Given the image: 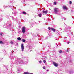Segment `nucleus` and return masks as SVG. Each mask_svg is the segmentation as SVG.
Masks as SVG:
<instances>
[{
	"mask_svg": "<svg viewBox=\"0 0 74 74\" xmlns=\"http://www.w3.org/2000/svg\"><path fill=\"white\" fill-rule=\"evenodd\" d=\"M54 12L56 14H58L59 13V9L56 8H54Z\"/></svg>",
	"mask_w": 74,
	"mask_h": 74,
	"instance_id": "obj_1",
	"label": "nucleus"
},
{
	"mask_svg": "<svg viewBox=\"0 0 74 74\" xmlns=\"http://www.w3.org/2000/svg\"><path fill=\"white\" fill-rule=\"evenodd\" d=\"M22 32H23V33H26V27H23L22 29Z\"/></svg>",
	"mask_w": 74,
	"mask_h": 74,
	"instance_id": "obj_2",
	"label": "nucleus"
},
{
	"mask_svg": "<svg viewBox=\"0 0 74 74\" xmlns=\"http://www.w3.org/2000/svg\"><path fill=\"white\" fill-rule=\"evenodd\" d=\"M21 47L22 51H24V45L23 44H21Z\"/></svg>",
	"mask_w": 74,
	"mask_h": 74,
	"instance_id": "obj_3",
	"label": "nucleus"
},
{
	"mask_svg": "<svg viewBox=\"0 0 74 74\" xmlns=\"http://www.w3.org/2000/svg\"><path fill=\"white\" fill-rule=\"evenodd\" d=\"M53 63L55 67H57L58 66V65L57 63H56V62H53Z\"/></svg>",
	"mask_w": 74,
	"mask_h": 74,
	"instance_id": "obj_4",
	"label": "nucleus"
},
{
	"mask_svg": "<svg viewBox=\"0 0 74 74\" xmlns=\"http://www.w3.org/2000/svg\"><path fill=\"white\" fill-rule=\"evenodd\" d=\"M43 13H45V14H47V13H48V11H42Z\"/></svg>",
	"mask_w": 74,
	"mask_h": 74,
	"instance_id": "obj_5",
	"label": "nucleus"
},
{
	"mask_svg": "<svg viewBox=\"0 0 74 74\" xmlns=\"http://www.w3.org/2000/svg\"><path fill=\"white\" fill-rule=\"evenodd\" d=\"M64 10H67V7L66 6H64L63 7Z\"/></svg>",
	"mask_w": 74,
	"mask_h": 74,
	"instance_id": "obj_6",
	"label": "nucleus"
},
{
	"mask_svg": "<svg viewBox=\"0 0 74 74\" xmlns=\"http://www.w3.org/2000/svg\"><path fill=\"white\" fill-rule=\"evenodd\" d=\"M17 39L18 41H21V38L20 37H18L17 38Z\"/></svg>",
	"mask_w": 74,
	"mask_h": 74,
	"instance_id": "obj_7",
	"label": "nucleus"
},
{
	"mask_svg": "<svg viewBox=\"0 0 74 74\" xmlns=\"http://www.w3.org/2000/svg\"><path fill=\"white\" fill-rule=\"evenodd\" d=\"M41 16H42V14H40L38 15V16L39 17H41Z\"/></svg>",
	"mask_w": 74,
	"mask_h": 74,
	"instance_id": "obj_8",
	"label": "nucleus"
},
{
	"mask_svg": "<svg viewBox=\"0 0 74 74\" xmlns=\"http://www.w3.org/2000/svg\"><path fill=\"white\" fill-rule=\"evenodd\" d=\"M51 30L53 31V32H55L56 31V30H55V29H54V28H51Z\"/></svg>",
	"mask_w": 74,
	"mask_h": 74,
	"instance_id": "obj_9",
	"label": "nucleus"
},
{
	"mask_svg": "<svg viewBox=\"0 0 74 74\" xmlns=\"http://www.w3.org/2000/svg\"><path fill=\"white\" fill-rule=\"evenodd\" d=\"M22 41L23 42H25V41H26V40L25 39H22Z\"/></svg>",
	"mask_w": 74,
	"mask_h": 74,
	"instance_id": "obj_10",
	"label": "nucleus"
},
{
	"mask_svg": "<svg viewBox=\"0 0 74 74\" xmlns=\"http://www.w3.org/2000/svg\"><path fill=\"white\" fill-rule=\"evenodd\" d=\"M59 53H62V50H60L59 51Z\"/></svg>",
	"mask_w": 74,
	"mask_h": 74,
	"instance_id": "obj_11",
	"label": "nucleus"
},
{
	"mask_svg": "<svg viewBox=\"0 0 74 74\" xmlns=\"http://www.w3.org/2000/svg\"><path fill=\"white\" fill-rule=\"evenodd\" d=\"M0 44H3V43L2 41H0Z\"/></svg>",
	"mask_w": 74,
	"mask_h": 74,
	"instance_id": "obj_12",
	"label": "nucleus"
},
{
	"mask_svg": "<svg viewBox=\"0 0 74 74\" xmlns=\"http://www.w3.org/2000/svg\"><path fill=\"white\" fill-rule=\"evenodd\" d=\"M29 73L27 72H25L24 74H29Z\"/></svg>",
	"mask_w": 74,
	"mask_h": 74,
	"instance_id": "obj_13",
	"label": "nucleus"
},
{
	"mask_svg": "<svg viewBox=\"0 0 74 74\" xmlns=\"http://www.w3.org/2000/svg\"><path fill=\"white\" fill-rule=\"evenodd\" d=\"M23 14H26V13L25 12H23Z\"/></svg>",
	"mask_w": 74,
	"mask_h": 74,
	"instance_id": "obj_14",
	"label": "nucleus"
},
{
	"mask_svg": "<svg viewBox=\"0 0 74 74\" xmlns=\"http://www.w3.org/2000/svg\"><path fill=\"white\" fill-rule=\"evenodd\" d=\"M69 73L70 74H72V73H73V72H72V71H70L69 72Z\"/></svg>",
	"mask_w": 74,
	"mask_h": 74,
	"instance_id": "obj_15",
	"label": "nucleus"
},
{
	"mask_svg": "<svg viewBox=\"0 0 74 74\" xmlns=\"http://www.w3.org/2000/svg\"><path fill=\"white\" fill-rule=\"evenodd\" d=\"M10 43H11V44H13L14 43L12 41Z\"/></svg>",
	"mask_w": 74,
	"mask_h": 74,
	"instance_id": "obj_16",
	"label": "nucleus"
},
{
	"mask_svg": "<svg viewBox=\"0 0 74 74\" xmlns=\"http://www.w3.org/2000/svg\"><path fill=\"white\" fill-rule=\"evenodd\" d=\"M48 29H49V30H51V28H50V27H48Z\"/></svg>",
	"mask_w": 74,
	"mask_h": 74,
	"instance_id": "obj_17",
	"label": "nucleus"
},
{
	"mask_svg": "<svg viewBox=\"0 0 74 74\" xmlns=\"http://www.w3.org/2000/svg\"><path fill=\"white\" fill-rule=\"evenodd\" d=\"M43 62L44 63H46V60H44L43 61Z\"/></svg>",
	"mask_w": 74,
	"mask_h": 74,
	"instance_id": "obj_18",
	"label": "nucleus"
},
{
	"mask_svg": "<svg viewBox=\"0 0 74 74\" xmlns=\"http://www.w3.org/2000/svg\"><path fill=\"white\" fill-rule=\"evenodd\" d=\"M54 4L55 5H56V2H55Z\"/></svg>",
	"mask_w": 74,
	"mask_h": 74,
	"instance_id": "obj_19",
	"label": "nucleus"
},
{
	"mask_svg": "<svg viewBox=\"0 0 74 74\" xmlns=\"http://www.w3.org/2000/svg\"><path fill=\"white\" fill-rule=\"evenodd\" d=\"M69 3H70V4H71V3H72V2H71V1H70L69 2Z\"/></svg>",
	"mask_w": 74,
	"mask_h": 74,
	"instance_id": "obj_20",
	"label": "nucleus"
},
{
	"mask_svg": "<svg viewBox=\"0 0 74 74\" xmlns=\"http://www.w3.org/2000/svg\"><path fill=\"white\" fill-rule=\"evenodd\" d=\"M2 32H1L0 33V35L1 36H2Z\"/></svg>",
	"mask_w": 74,
	"mask_h": 74,
	"instance_id": "obj_21",
	"label": "nucleus"
},
{
	"mask_svg": "<svg viewBox=\"0 0 74 74\" xmlns=\"http://www.w3.org/2000/svg\"><path fill=\"white\" fill-rule=\"evenodd\" d=\"M43 69H45V66H44L43 67Z\"/></svg>",
	"mask_w": 74,
	"mask_h": 74,
	"instance_id": "obj_22",
	"label": "nucleus"
},
{
	"mask_svg": "<svg viewBox=\"0 0 74 74\" xmlns=\"http://www.w3.org/2000/svg\"><path fill=\"white\" fill-rule=\"evenodd\" d=\"M41 62H41V61H39V63H41Z\"/></svg>",
	"mask_w": 74,
	"mask_h": 74,
	"instance_id": "obj_23",
	"label": "nucleus"
},
{
	"mask_svg": "<svg viewBox=\"0 0 74 74\" xmlns=\"http://www.w3.org/2000/svg\"><path fill=\"white\" fill-rule=\"evenodd\" d=\"M67 44H70V42H67Z\"/></svg>",
	"mask_w": 74,
	"mask_h": 74,
	"instance_id": "obj_24",
	"label": "nucleus"
},
{
	"mask_svg": "<svg viewBox=\"0 0 74 74\" xmlns=\"http://www.w3.org/2000/svg\"><path fill=\"white\" fill-rule=\"evenodd\" d=\"M29 74H33V73H29Z\"/></svg>",
	"mask_w": 74,
	"mask_h": 74,
	"instance_id": "obj_25",
	"label": "nucleus"
},
{
	"mask_svg": "<svg viewBox=\"0 0 74 74\" xmlns=\"http://www.w3.org/2000/svg\"><path fill=\"white\" fill-rule=\"evenodd\" d=\"M64 20H66V18H64Z\"/></svg>",
	"mask_w": 74,
	"mask_h": 74,
	"instance_id": "obj_26",
	"label": "nucleus"
},
{
	"mask_svg": "<svg viewBox=\"0 0 74 74\" xmlns=\"http://www.w3.org/2000/svg\"><path fill=\"white\" fill-rule=\"evenodd\" d=\"M47 71H48V70H47Z\"/></svg>",
	"mask_w": 74,
	"mask_h": 74,
	"instance_id": "obj_27",
	"label": "nucleus"
},
{
	"mask_svg": "<svg viewBox=\"0 0 74 74\" xmlns=\"http://www.w3.org/2000/svg\"><path fill=\"white\" fill-rule=\"evenodd\" d=\"M16 44H17V45H18V43H17Z\"/></svg>",
	"mask_w": 74,
	"mask_h": 74,
	"instance_id": "obj_28",
	"label": "nucleus"
},
{
	"mask_svg": "<svg viewBox=\"0 0 74 74\" xmlns=\"http://www.w3.org/2000/svg\"><path fill=\"white\" fill-rule=\"evenodd\" d=\"M71 11H73V10H71Z\"/></svg>",
	"mask_w": 74,
	"mask_h": 74,
	"instance_id": "obj_29",
	"label": "nucleus"
},
{
	"mask_svg": "<svg viewBox=\"0 0 74 74\" xmlns=\"http://www.w3.org/2000/svg\"><path fill=\"white\" fill-rule=\"evenodd\" d=\"M67 51L68 52V50H67Z\"/></svg>",
	"mask_w": 74,
	"mask_h": 74,
	"instance_id": "obj_30",
	"label": "nucleus"
}]
</instances>
